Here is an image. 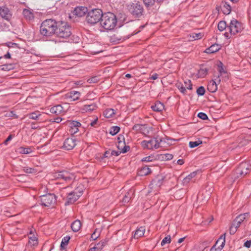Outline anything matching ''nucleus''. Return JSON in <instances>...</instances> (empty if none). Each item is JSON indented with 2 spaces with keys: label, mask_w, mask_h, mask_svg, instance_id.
I'll list each match as a JSON object with an SVG mask.
<instances>
[{
  "label": "nucleus",
  "mask_w": 251,
  "mask_h": 251,
  "mask_svg": "<svg viewBox=\"0 0 251 251\" xmlns=\"http://www.w3.org/2000/svg\"><path fill=\"white\" fill-rule=\"evenodd\" d=\"M163 180L164 177L162 176H159L154 179L150 185L151 189L155 188L156 187L157 188L160 187L163 183Z\"/></svg>",
  "instance_id": "obj_21"
},
{
  "label": "nucleus",
  "mask_w": 251,
  "mask_h": 251,
  "mask_svg": "<svg viewBox=\"0 0 251 251\" xmlns=\"http://www.w3.org/2000/svg\"><path fill=\"white\" fill-rule=\"evenodd\" d=\"M18 150L19 152L22 154H29L32 152V149L30 147L24 148L23 147H21L18 149Z\"/></svg>",
  "instance_id": "obj_36"
},
{
  "label": "nucleus",
  "mask_w": 251,
  "mask_h": 251,
  "mask_svg": "<svg viewBox=\"0 0 251 251\" xmlns=\"http://www.w3.org/2000/svg\"><path fill=\"white\" fill-rule=\"evenodd\" d=\"M238 228V227H236V226H234L233 224H232L229 228L230 234L233 235L236 232Z\"/></svg>",
  "instance_id": "obj_53"
},
{
  "label": "nucleus",
  "mask_w": 251,
  "mask_h": 251,
  "mask_svg": "<svg viewBox=\"0 0 251 251\" xmlns=\"http://www.w3.org/2000/svg\"><path fill=\"white\" fill-rule=\"evenodd\" d=\"M202 143V142L200 140H199L198 141H190L189 142V147L191 148H195V147H196L197 146H198L199 145L201 144Z\"/></svg>",
  "instance_id": "obj_43"
},
{
  "label": "nucleus",
  "mask_w": 251,
  "mask_h": 251,
  "mask_svg": "<svg viewBox=\"0 0 251 251\" xmlns=\"http://www.w3.org/2000/svg\"><path fill=\"white\" fill-rule=\"evenodd\" d=\"M151 169L148 166L143 167L139 172L140 176H147L150 174Z\"/></svg>",
  "instance_id": "obj_38"
},
{
  "label": "nucleus",
  "mask_w": 251,
  "mask_h": 251,
  "mask_svg": "<svg viewBox=\"0 0 251 251\" xmlns=\"http://www.w3.org/2000/svg\"><path fill=\"white\" fill-rule=\"evenodd\" d=\"M173 158V155L172 154L166 153L163 155V158L166 160H171Z\"/></svg>",
  "instance_id": "obj_56"
},
{
  "label": "nucleus",
  "mask_w": 251,
  "mask_h": 251,
  "mask_svg": "<svg viewBox=\"0 0 251 251\" xmlns=\"http://www.w3.org/2000/svg\"><path fill=\"white\" fill-rule=\"evenodd\" d=\"M146 128L147 126L146 125L140 124L135 125L132 127L133 130L137 132H140L141 133H144Z\"/></svg>",
  "instance_id": "obj_29"
},
{
  "label": "nucleus",
  "mask_w": 251,
  "mask_h": 251,
  "mask_svg": "<svg viewBox=\"0 0 251 251\" xmlns=\"http://www.w3.org/2000/svg\"><path fill=\"white\" fill-rule=\"evenodd\" d=\"M205 90L203 86L199 87L197 90V93L199 96H203L204 95Z\"/></svg>",
  "instance_id": "obj_48"
},
{
  "label": "nucleus",
  "mask_w": 251,
  "mask_h": 251,
  "mask_svg": "<svg viewBox=\"0 0 251 251\" xmlns=\"http://www.w3.org/2000/svg\"><path fill=\"white\" fill-rule=\"evenodd\" d=\"M76 146V140L73 137L67 138L64 142L63 148L66 150H71Z\"/></svg>",
  "instance_id": "obj_14"
},
{
  "label": "nucleus",
  "mask_w": 251,
  "mask_h": 251,
  "mask_svg": "<svg viewBox=\"0 0 251 251\" xmlns=\"http://www.w3.org/2000/svg\"><path fill=\"white\" fill-rule=\"evenodd\" d=\"M63 108L60 105L58 104L50 108V112L51 113L58 115L63 112Z\"/></svg>",
  "instance_id": "obj_24"
},
{
  "label": "nucleus",
  "mask_w": 251,
  "mask_h": 251,
  "mask_svg": "<svg viewBox=\"0 0 251 251\" xmlns=\"http://www.w3.org/2000/svg\"><path fill=\"white\" fill-rule=\"evenodd\" d=\"M222 65H223L222 63L220 62V65L218 66V67L219 68V72L220 75H221L223 73H225L224 68L222 66Z\"/></svg>",
  "instance_id": "obj_59"
},
{
  "label": "nucleus",
  "mask_w": 251,
  "mask_h": 251,
  "mask_svg": "<svg viewBox=\"0 0 251 251\" xmlns=\"http://www.w3.org/2000/svg\"><path fill=\"white\" fill-rule=\"evenodd\" d=\"M81 226V224L79 220H76L71 224V228L74 232H77L79 230Z\"/></svg>",
  "instance_id": "obj_26"
},
{
  "label": "nucleus",
  "mask_w": 251,
  "mask_h": 251,
  "mask_svg": "<svg viewBox=\"0 0 251 251\" xmlns=\"http://www.w3.org/2000/svg\"><path fill=\"white\" fill-rule=\"evenodd\" d=\"M151 108L154 111L161 112L164 109L163 104L160 101L156 102L154 105L151 106Z\"/></svg>",
  "instance_id": "obj_28"
},
{
  "label": "nucleus",
  "mask_w": 251,
  "mask_h": 251,
  "mask_svg": "<svg viewBox=\"0 0 251 251\" xmlns=\"http://www.w3.org/2000/svg\"><path fill=\"white\" fill-rule=\"evenodd\" d=\"M121 153V152H120V151H111V152H110V156H117L119 155V154Z\"/></svg>",
  "instance_id": "obj_58"
},
{
  "label": "nucleus",
  "mask_w": 251,
  "mask_h": 251,
  "mask_svg": "<svg viewBox=\"0 0 251 251\" xmlns=\"http://www.w3.org/2000/svg\"><path fill=\"white\" fill-rule=\"evenodd\" d=\"M117 23V19L116 15L111 12L103 14L100 21L101 26L106 30L114 29Z\"/></svg>",
  "instance_id": "obj_2"
},
{
  "label": "nucleus",
  "mask_w": 251,
  "mask_h": 251,
  "mask_svg": "<svg viewBox=\"0 0 251 251\" xmlns=\"http://www.w3.org/2000/svg\"><path fill=\"white\" fill-rule=\"evenodd\" d=\"M23 171L27 174H32L35 173V170L34 168H30L28 167H23L22 168Z\"/></svg>",
  "instance_id": "obj_45"
},
{
  "label": "nucleus",
  "mask_w": 251,
  "mask_h": 251,
  "mask_svg": "<svg viewBox=\"0 0 251 251\" xmlns=\"http://www.w3.org/2000/svg\"><path fill=\"white\" fill-rule=\"evenodd\" d=\"M197 174V172L195 171L191 173H190L189 175L186 176L182 181V183L183 185H188L190 182H193L194 180L193 178H194Z\"/></svg>",
  "instance_id": "obj_23"
},
{
  "label": "nucleus",
  "mask_w": 251,
  "mask_h": 251,
  "mask_svg": "<svg viewBox=\"0 0 251 251\" xmlns=\"http://www.w3.org/2000/svg\"><path fill=\"white\" fill-rule=\"evenodd\" d=\"M99 81V78L97 76H95L91 77L87 80L89 83H96Z\"/></svg>",
  "instance_id": "obj_52"
},
{
  "label": "nucleus",
  "mask_w": 251,
  "mask_h": 251,
  "mask_svg": "<svg viewBox=\"0 0 251 251\" xmlns=\"http://www.w3.org/2000/svg\"><path fill=\"white\" fill-rule=\"evenodd\" d=\"M67 125L69 127V132L71 134L73 135L77 133L79 129L78 128L80 126L81 124L76 121L69 120L67 122Z\"/></svg>",
  "instance_id": "obj_13"
},
{
  "label": "nucleus",
  "mask_w": 251,
  "mask_h": 251,
  "mask_svg": "<svg viewBox=\"0 0 251 251\" xmlns=\"http://www.w3.org/2000/svg\"><path fill=\"white\" fill-rule=\"evenodd\" d=\"M151 79H153V80H155L156 79H157L158 78V75L156 74H153L151 76Z\"/></svg>",
  "instance_id": "obj_63"
},
{
  "label": "nucleus",
  "mask_w": 251,
  "mask_h": 251,
  "mask_svg": "<svg viewBox=\"0 0 251 251\" xmlns=\"http://www.w3.org/2000/svg\"><path fill=\"white\" fill-rule=\"evenodd\" d=\"M56 201V197L53 194H48L41 197V204L45 206H51L55 203Z\"/></svg>",
  "instance_id": "obj_10"
},
{
  "label": "nucleus",
  "mask_w": 251,
  "mask_h": 251,
  "mask_svg": "<svg viewBox=\"0 0 251 251\" xmlns=\"http://www.w3.org/2000/svg\"><path fill=\"white\" fill-rule=\"evenodd\" d=\"M221 82L219 76H218L215 80L210 81L207 85L208 90L211 93L215 92L217 90V84Z\"/></svg>",
  "instance_id": "obj_16"
},
{
  "label": "nucleus",
  "mask_w": 251,
  "mask_h": 251,
  "mask_svg": "<svg viewBox=\"0 0 251 251\" xmlns=\"http://www.w3.org/2000/svg\"><path fill=\"white\" fill-rule=\"evenodd\" d=\"M80 96V92L76 91H72L65 95V98L70 100V101H75L78 100Z\"/></svg>",
  "instance_id": "obj_19"
},
{
  "label": "nucleus",
  "mask_w": 251,
  "mask_h": 251,
  "mask_svg": "<svg viewBox=\"0 0 251 251\" xmlns=\"http://www.w3.org/2000/svg\"><path fill=\"white\" fill-rule=\"evenodd\" d=\"M14 68V65L13 64H5L0 66V69L4 71H8L13 70Z\"/></svg>",
  "instance_id": "obj_34"
},
{
  "label": "nucleus",
  "mask_w": 251,
  "mask_h": 251,
  "mask_svg": "<svg viewBox=\"0 0 251 251\" xmlns=\"http://www.w3.org/2000/svg\"><path fill=\"white\" fill-rule=\"evenodd\" d=\"M251 170V165L247 162H242L237 168V173L240 176H244L249 174Z\"/></svg>",
  "instance_id": "obj_11"
},
{
  "label": "nucleus",
  "mask_w": 251,
  "mask_h": 251,
  "mask_svg": "<svg viewBox=\"0 0 251 251\" xmlns=\"http://www.w3.org/2000/svg\"><path fill=\"white\" fill-rule=\"evenodd\" d=\"M100 236L99 232L97 231V229H96L91 235V238L93 240H96Z\"/></svg>",
  "instance_id": "obj_54"
},
{
  "label": "nucleus",
  "mask_w": 251,
  "mask_h": 251,
  "mask_svg": "<svg viewBox=\"0 0 251 251\" xmlns=\"http://www.w3.org/2000/svg\"><path fill=\"white\" fill-rule=\"evenodd\" d=\"M221 8L224 14L226 15L229 14L231 10V6L226 2L223 3Z\"/></svg>",
  "instance_id": "obj_32"
},
{
  "label": "nucleus",
  "mask_w": 251,
  "mask_h": 251,
  "mask_svg": "<svg viewBox=\"0 0 251 251\" xmlns=\"http://www.w3.org/2000/svg\"><path fill=\"white\" fill-rule=\"evenodd\" d=\"M58 22L52 19H49L44 21L41 26L40 32L44 36L50 37L55 35Z\"/></svg>",
  "instance_id": "obj_1"
},
{
  "label": "nucleus",
  "mask_w": 251,
  "mask_h": 251,
  "mask_svg": "<svg viewBox=\"0 0 251 251\" xmlns=\"http://www.w3.org/2000/svg\"><path fill=\"white\" fill-rule=\"evenodd\" d=\"M143 1L146 7L148 8L152 7L154 5L155 2H160L157 0H143Z\"/></svg>",
  "instance_id": "obj_33"
},
{
  "label": "nucleus",
  "mask_w": 251,
  "mask_h": 251,
  "mask_svg": "<svg viewBox=\"0 0 251 251\" xmlns=\"http://www.w3.org/2000/svg\"><path fill=\"white\" fill-rule=\"evenodd\" d=\"M83 189L77 187L74 191L70 193L67 196L65 205L74 203L82 195Z\"/></svg>",
  "instance_id": "obj_9"
},
{
  "label": "nucleus",
  "mask_w": 251,
  "mask_h": 251,
  "mask_svg": "<svg viewBox=\"0 0 251 251\" xmlns=\"http://www.w3.org/2000/svg\"><path fill=\"white\" fill-rule=\"evenodd\" d=\"M207 69L206 68L201 69L199 72L198 75L200 77H204L207 73Z\"/></svg>",
  "instance_id": "obj_44"
},
{
  "label": "nucleus",
  "mask_w": 251,
  "mask_h": 251,
  "mask_svg": "<svg viewBox=\"0 0 251 251\" xmlns=\"http://www.w3.org/2000/svg\"><path fill=\"white\" fill-rule=\"evenodd\" d=\"M71 27L67 23L58 21L55 35L61 39H67L71 35Z\"/></svg>",
  "instance_id": "obj_3"
},
{
  "label": "nucleus",
  "mask_w": 251,
  "mask_h": 251,
  "mask_svg": "<svg viewBox=\"0 0 251 251\" xmlns=\"http://www.w3.org/2000/svg\"><path fill=\"white\" fill-rule=\"evenodd\" d=\"M225 237L226 233L222 235L215 245L210 249V251H221L225 244Z\"/></svg>",
  "instance_id": "obj_12"
},
{
  "label": "nucleus",
  "mask_w": 251,
  "mask_h": 251,
  "mask_svg": "<svg viewBox=\"0 0 251 251\" xmlns=\"http://www.w3.org/2000/svg\"><path fill=\"white\" fill-rule=\"evenodd\" d=\"M129 12L135 17L139 18L142 16L144 8L139 2H133L127 5Z\"/></svg>",
  "instance_id": "obj_6"
},
{
  "label": "nucleus",
  "mask_w": 251,
  "mask_h": 251,
  "mask_svg": "<svg viewBox=\"0 0 251 251\" xmlns=\"http://www.w3.org/2000/svg\"><path fill=\"white\" fill-rule=\"evenodd\" d=\"M251 246V240H248L244 243V246L249 248Z\"/></svg>",
  "instance_id": "obj_62"
},
{
  "label": "nucleus",
  "mask_w": 251,
  "mask_h": 251,
  "mask_svg": "<svg viewBox=\"0 0 251 251\" xmlns=\"http://www.w3.org/2000/svg\"><path fill=\"white\" fill-rule=\"evenodd\" d=\"M220 49L217 44H213L205 50V52L207 53H212L217 52Z\"/></svg>",
  "instance_id": "obj_31"
},
{
  "label": "nucleus",
  "mask_w": 251,
  "mask_h": 251,
  "mask_svg": "<svg viewBox=\"0 0 251 251\" xmlns=\"http://www.w3.org/2000/svg\"><path fill=\"white\" fill-rule=\"evenodd\" d=\"M117 147L119 151H120V152L122 153H126L130 149L129 146H126V145L125 140L119 141L118 143V144L117 145Z\"/></svg>",
  "instance_id": "obj_22"
},
{
  "label": "nucleus",
  "mask_w": 251,
  "mask_h": 251,
  "mask_svg": "<svg viewBox=\"0 0 251 251\" xmlns=\"http://www.w3.org/2000/svg\"><path fill=\"white\" fill-rule=\"evenodd\" d=\"M249 216L248 213H245L239 215L234 220L233 224L236 227H239L241 224Z\"/></svg>",
  "instance_id": "obj_20"
},
{
  "label": "nucleus",
  "mask_w": 251,
  "mask_h": 251,
  "mask_svg": "<svg viewBox=\"0 0 251 251\" xmlns=\"http://www.w3.org/2000/svg\"><path fill=\"white\" fill-rule=\"evenodd\" d=\"M227 28V26H226V24L225 21H221L218 24V28L221 31L224 30H226V31H228Z\"/></svg>",
  "instance_id": "obj_37"
},
{
  "label": "nucleus",
  "mask_w": 251,
  "mask_h": 251,
  "mask_svg": "<svg viewBox=\"0 0 251 251\" xmlns=\"http://www.w3.org/2000/svg\"><path fill=\"white\" fill-rule=\"evenodd\" d=\"M120 128L118 126H113L110 128L109 133L112 135H115L120 131Z\"/></svg>",
  "instance_id": "obj_42"
},
{
  "label": "nucleus",
  "mask_w": 251,
  "mask_h": 251,
  "mask_svg": "<svg viewBox=\"0 0 251 251\" xmlns=\"http://www.w3.org/2000/svg\"><path fill=\"white\" fill-rule=\"evenodd\" d=\"M88 9L85 6H78L75 8L74 13L79 17H82L88 13Z\"/></svg>",
  "instance_id": "obj_18"
},
{
  "label": "nucleus",
  "mask_w": 251,
  "mask_h": 251,
  "mask_svg": "<svg viewBox=\"0 0 251 251\" xmlns=\"http://www.w3.org/2000/svg\"><path fill=\"white\" fill-rule=\"evenodd\" d=\"M203 36V33H192L190 34V37L193 40H196L201 39Z\"/></svg>",
  "instance_id": "obj_41"
},
{
  "label": "nucleus",
  "mask_w": 251,
  "mask_h": 251,
  "mask_svg": "<svg viewBox=\"0 0 251 251\" xmlns=\"http://www.w3.org/2000/svg\"><path fill=\"white\" fill-rule=\"evenodd\" d=\"M243 29V27L241 23L236 20H232L230 21L229 25L227 26L228 31H226L224 33V35L226 38L229 39L232 35H235L241 32Z\"/></svg>",
  "instance_id": "obj_4"
},
{
  "label": "nucleus",
  "mask_w": 251,
  "mask_h": 251,
  "mask_svg": "<svg viewBox=\"0 0 251 251\" xmlns=\"http://www.w3.org/2000/svg\"><path fill=\"white\" fill-rule=\"evenodd\" d=\"M29 243L32 244L33 245H35L38 244L37 239L34 235L29 237Z\"/></svg>",
  "instance_id": "obj_49"
},
{
  "label": "nucleus",
  "mask_w": 251,
  "mask_h": 251,
  "mask_svg": "<svg viewBox=\"0 0 251 251\" xmlns=\"http://www.w3.org/2000/svg\"><path fill=\"white\" fill-rule=\"evenodd\" d=\"M161 142L162 139L157 137L149 141L144 140L141 142V145L144 148L150 150L156 149L160 147V143Z\"/></svg>",
  "instance_id": "obj_8"
},
{
  "label": "nucleus",
  "mask_w": 251,
  "mask_h": 251,
  "mask_svg": "<svg viewBox=\"0 0 251 251\" xmlns=\"http://www.w3.org/2000/svg\"><path fill=\"white\" fill-rule=\"evenodd\" d=\"M0 16L4 19L9 21L12 17V13L5 6H0Z\"/></svg>",
  "instance_id": "obj_15"
},
{
  "label": "nucleus",
  "mask_w": 251,
  "mask_h": 251,
  "mask_svg": "<svg viewBox=\"0 0 251 251\" xmlns=\"http://www.w3.org/2000/svg\"><path fill=\"white\" fill-rule=\"evenodd\" d=\"M145 231V228L143 226H141L138 228L134 234L133 237L136 239H138L139 237H142L144 235Z\"/></svg>",
  "instance_id": "obj_27"
},
{
  "label": "nucleus",
  "mask_w": 251,
  "mask_h": 251,
  "mask_svg": "<svg viewBox=\"0 0 251 251\" xmlns=\"http://www.w3.org/2000/svg\"><path fill=\"white\" fill-rule=\"evenodd\" d=\"M102 16V12L100 9H93L88 12L86 18V21L88 24L94 25L100 22Z\"/></svg>",
  "instance_id": "obj_5"
},
{
  "label": "nucleus",
  "mask_w": 251,
  "mask_h": 251,
  "mask_svg": "<svg viewBox=\"0 0 251 251\" xmlns=\"http://www.w3.org/2000/svg\"><path fill=\"white\" fill-rule=\"evenodd\" d=\"M88 251H98L95 247L90 248Z\"/></svg>",
  "instance_id": "obj_64"
},
{
  "label": "nucleus",
  "mask_w": 251,
  "mask_h": 251,
  "mask_svg": "<svg viewBox=\"0 0 251 251\" xmlns=\"http://www.w3.org/2000/svg\"><path fill=\"white\" fill-rule=\"evenodd\" d=\"M105 245V242L103 241H101L99 243H98L95 247L97 248V249L98 251H100L103 249V248L104 247Z\"/></svg>",
  "instance_id": "obj_46"
},
{
  "label": "nucleus",
  "mask_w": 251,
  "mask_h": 251,
  "mask_svg": "<svg viewBox=\"0 0 251 251\" xmlns=\"http://www.w3.org/2000/svg\"><path fill=\"white\" fill-rule=\"evenodd\" d=\"M111 151H106L103 154L102 156L101 157V159H103L104 158H108L110 157Z\"/></svg>",
  "instance_id": "obj_57"
},
{
  "label": "nucleus",
  "mask_w": 251,
  "mask_h": 251,
  "mask_svg": "<svg viewBox=\"0 0 251 251\" xmlns=\"http://www.w3.org/2000/svg\"><path fill=\"white\" fill-rule=\"evenodd\" d=\"M97 106L95 103L84 105L81 109L82 112H92L96 109Z\"/></svg>",
  "instance_id": "obj_25"
},
{
  "label": "nucleus",
  "mask_w": 251,
  "mask_h": 251,
  "mask_svg": "<svg viewBox=\"0 0 251 251\" xmlns=\"http://www.w3.org/2000/svg\"><path fill=\"white\" fill-rule=\"evenodd\" d=\"M41 114L39 111L32 112L28 115V117L29 119L35 120H38Z\"/></svg>",
  "instance_id": "obj_39"
},
{
  "label": "nucleus",
  "mask_w": 251,
  "mask_h": 251,
  "mask_svg": "<svg viewBox=\"0 0 251 251\" xmlns=\"http://www.w3.org/2000/svg\"><path fill=\"white\" fill-rule=\"evenodd\" d=\"M151 156H150L146 157H144V158H143L142 159V161H143V162H150V161H151Z\"/></svg>",
  "instance_id": "obj_61"
},
{
  "label": "nucleus",
  "mask_w": 251,
  "mask_h": 251,
  "mask_svg": "<svg viewBox=\"0 0 251 251\" xmlns=\"http://www.w3.org/2000/svg\"><path fill=\"white\" fill-rule=\"evenodd\" d=\"M114 114V110L113 109L109 108L105 110L103 112V115L105 117L109 118L112 117Z\"/></svg>",
  "instance_id": "obj_35"
},
{
  "label": "nucleus",
  "mask_w": 251,
  "mask_h": 251,
  "mask_svg": "<svg viewBox=\"0 0 251 251\" xmlns=\"http://www.w3.org/2000/svg\"><path fill=\"white\" fill-rule=\"evenodd\" d=\"M134 190L133 189L129 190L125 195L124 198L121 201V203L123 205H125L127 204L131 200V199L134 197Z\"/></svg>",
  "instance_id": "obj_17"
},
{
  "label": "nucleus",
  "mask_w": 251,
  "mask_h": 251,
  "mask_svg": "<svg viewBox=\"0 0 251 251\" xmlns=\"http://www.w3.org/2000/svg\"><path fill=\"white\" fill-rule=\"evenodd\" d=\"M184 86L185 88L188 90L192 89V84L191 83V81L190 80H187L184 81Z\"/></svg>",
  "instance_id": "obj_50"
},
{
  "label": "nucleus",
  "mask_w": 251,
  "mask_h": 251,
  "mask_svg": "<svg viewBox=\"0 0 251 251\" xmlns=\"http://www.w3.org/2000/svg\"><path fill=\"white\" fill-rule=\"evenodd\" d=\"M53 177L56 179L63 180L66 182L70 183L75 179V174L68 171H63L55 173Z\"/></svg>",
  "instance_id": "obj_7"
},
{
  "label": "nucleus",
  "mask_w": 251,
  "mask_h": 251,
  "mask_svg": "<svg viewBox=\"0 0 251 251\" xmlns=\"http://www.w3.org/2000/svg\"><path fill=\"white\" fill-rule=\"evenodd\" d=\"M70 239V237L69 236H66L62 239L61 243V245H60V248L61 249H64V247L66 246V245H67Z\"/></svg>",
  "instance_id": "obj_40"
},
{
  "label": "nucleus",
  "mask_w": 251,
  "mask_h": 251,
  "mask_svg": "<svg viewBox=\"0 0 251 251\" xmlns=\"http://www.w3.org/2000/svg\"><path fill=\"white\" fill-rule=\"evenodd\" d=\"M177 87L182 94H185L186 93V88L183 84L180 83L177 84Z\"/></svg>",
  "instance_id": "obj_47"
},
{
  "label": "nucleus",
  "mask_w": 251,
  "mask_h": 251,
  "mask_svg": "<svg viewBox=\"0 0 251 251\" xmlns=\"http://www.w3.org/2000/svg\"><path fill=\"white\" fill-rule=\"evenodd\" d=\"M12 137H13L12 135H9L7 139L4 141L3 144L5 145H7L8 142L10 141L12 139Z\"/></svg>",
  "instance_id": "obj_60"
},
{
  "label": "nucleus",
  "mask_w": 251,
  "mask_h": 251,
  "mask_svg": "<svg viewBox=\"0 0 251 251\" xmlns=\"http://www.w3.org/2000/svg\"><path fill=\"white\" fill-rule=\"evenodd\" d=\"M171 242V237L170 235H168L165 237L161 241V246H164L166 243H169Z\"/></svg>",
  "instance_id": "obj_51"
},
{
  "label": "nucleus",
  "mask_w": 251,
  "mask_h": 251,
  "mask_svg": "<svg viewBox=\"0 0 251 251\" xmlns=\"http://www.w3.org/2000/svg\"><path fill=\"white\" fill-rule=\"evenodd\" d=\"M198 117L202 120L208 119L207 115L203 112H200L198 115Z\"/></svg>",
  "instance_id": "obj_55"
},
{
  "label": "nucleus",
  "mask_w": 251,
  "mask_h": 251,
  "mask_svg": "<svg viewBox=\"0 0 251 251\" xmlns=\"http://www.w3.org/2000/svg\"><path fill=\"white\" fill-rule=\"evenodd\" d=\"M23 13L26 20L30 21L34 19L33 13L28 9H24Z\"/></svg>",
  "instance_id": "obj_30"
}]
</instances>
